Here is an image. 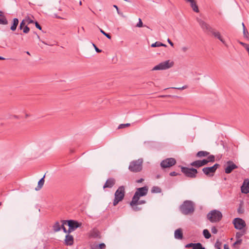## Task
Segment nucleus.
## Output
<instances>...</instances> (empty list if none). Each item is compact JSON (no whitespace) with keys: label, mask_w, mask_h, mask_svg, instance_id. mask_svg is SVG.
Wrapping results in <instances>:
<instances>
[{"label":"nucleus","mask_w":249,"mask_h":249,"mask_svg":"<svg viewBox=\"0 0 249 249\" xmlns=\"http://www.w3.org/2000/svg\"><path fill=\"white\" fill-rule=\"evenodd\" d=\"M179 210L184 215L192 214L195 211L194 204L190 200H185L180 206Z\"/></svg>","instance_id":"obj_1"},{"label":"nucleus","mask_w":249,"mask_h":249,"mask_svg":"<svg viewBox=\"0 0 249 249\" xmlns=\"http://www.w3.org/2000/svg\"><path fill=\"white\" fill-rule=\"evenodd\" d=\"M142 163L143 160L142 158L134 160L130 162L128 169L133 173L140 172L142 170Z\"/></svg>","instance_id":"obj_2"},{"label":"nucleus","mask_w":249,"mask_h":249,"mask_svg":"<svg viewBox=\"0 0 249 249\" xmlns=\"http://www.w3.org/2000/svg\"><path fill=\"white\" fill-rule=\"evenodd\" d=\"M148 191V188L146 186L137 188L132 198V203L135 204L141 197L146 196Z\"/></svg>","instance_id":"obj_3"},{"label":"nucleus","mask_w":249,"mask_h":249,"mask_svg":"<svg viewBox=\"0 0 249 249\" xmlns=\"http://www.w3.org/2000/svg\"><path fill=\"white\" fill-rule=\"evenodd\" d=\"M125 195V189L124 186H120L116 191L114 196L115 198L113 200V206H116L118 203L124 199Z\"/></svg>","instance_id":"obj_4"},{"label":"nucleus","mask_w":249,"mask_h":249,"mask_svg":"<svg viewBox=\"0 0 249 249\" xmlns=\"http://www.w3.org/2000/svg\"><path fill=\"white\" fill-rule=\"evenodd\" d=\"M207 218L211 222H219L222 218V214L219 211L213 210L207 214Z\"/></svg>","instance_id":"obj_5"},{"label":"nucleus","mask_w":249,"mask_h":249,"mask_svg":"<svg viewBox=\"0 0 249 249\" xmlns=\"http://www.w3.org/2000/svg\"><path fill=\"white\" fill-rule=\"evenodd\" d=\"M174 63L173 61L167 60L159 63L153 68L152 71H161L166 70L172 68L174 66Z\"/></svg>","instance_id":"obj_6"},{"label":"nucleus","mask_w":249,"mask_h":249,"mask_svg":"<svg viewBox=\"0 0 249 249\" xmlns=\"http://www.w3.org/2000/svg\"><path fill=\"white\" fill-rule=\"evenodd\" d=\"M181 171L186 177L190 178H195L197 173V170L194 168L181 166Z\"/></svg>","instance_id":"obj_7"},{"label":"nucleus","mask_w":249,"mask_h":249,"mask_svg":"<svg viewBox=\"0 0 249 249\" xmlns=\"http://www.w3.org/2000/svg\"><path fill=\"white\" fill-rule=\"evenodd\" d=\"M219 164L215 163L212 167H204L202 169L203 173L207 176L212 177L217 169L219 167Z\"/></svg>","instance_id":"obj_8"},{"label":"nucleus","mask_w":249,"mask_h":249,"mask_svg":"<svg viewBox=\"0 0 249 249\" xmlns=\"http://www.w3.org/2000/svg\"><path fill=\"white\" fill-rule=\"evenodd\" d=\"M235 229L239 230L243 229L246 226L245 221L241 218H235L232 221Z\"/></svg>","instance_id":"obj_9"},{"label":"nucleus","mask_w":249,"mask_h":249,"mask_svg":"<svg viewBox=\"0 0 249 249\" xmlns=\"http://www.w3.org/2000/svg\"><path fill=\"white\" fill-rule=\"evenodd\" d=\"M176 163V160L173 158H167L161 161L160 166L162 168H169Z\"/></svg>","instance_id":"obj_10"},{"label":"nucleus","mask_w":249,"mask_h":249,"mask_svg":"<svg viewBox=\"0 0 249 249\" xmlns=\"http://www.w3.org/2000/svg\"><path fill=\"white\" fill-rule=\"evenodd\" d=\"M63 224H68L69 227L71 228V229L75 230L77 228L81 227L82 224L78 222L77 221L74 220H63L61 221Z\"/></svg>","instance_id":"obj_11"},{"label":"nucleus","mask_w":249,"mask_h":249,"mask_svg":"<svg viewBox=\"0 0 249 249\" xmlns=\"http://www.w3.org/2000/svg\"><path fill=\"white\" fill-rule=\"evenodd\" d=\"M227 166L225 168L226 174L231 173L234 169H237L238 166L232 161L229 160L226 163Z\"/></svg>","instance_id":"obj_12"},{"label":"nucleus","mask_w":249,"mask_h":249,"mask_svg":"<svg viewBox=\"0 0 249 249\" xmlns=\"http://www.w3.org/2000/svg\"><path fill=\"white\" fill-rule=\"evenodd\" d=\"M197 21L203 30L206 32H210L212 31L213 28L203 20L197 18Z\"/></svg>","instance_id":"obj_13"},{"label":"nucleus","mask_w":249,"mask_h":249,"mask_svg":"<svg viewBox=\"0 0 249 249\" xmlns=\"http://www.w3.org/2000/svg\"><path fill=\"white\" fill-rule=\"evenodd\" d=\"M197 21L203 30L206 32H210L212 31L213 28L203 20L197 18Z\"/></svg>","instance_id":"obj_14"},{"label":"nucleus","mask_w":249,"mask_h":249,"mask_svg":"<svg viewBox=\"0 0 249 249\" xmlns=\"http://www.w3.org/2000/svg\"><path fill=\"white\" fill-rule=\"evenodd\" d=\"M241 191L242 193L246 194L249 193V179L247 178L244 180L241 187Z\"/></svg>","instance_id":"obj_15"},{"label":"nucleus","mask_w":249,"mask_h":249,"mask_svg":"<svg viewBox=\"0 0 249 249\" xmlns=\"http://www.w3.org/2000/svg\"><path fill=\"white\" fill-rule=\"evenodd\" d=\"M210 33L216 38L218 39L220 41L222 42L225 46H227L225 40L223 39L222 36L220 35V32L215 31L214 29H212V31Z\"/></svg>","instance_id":"obj_16"},{"label":"nucleus","mask_w":249,"mask_h":249,"mask_svg":"<svg viewBox=\"0 0 249 249\" xmlns=\"http://www.w3.org/2000/svg\"><path fill=\"white\" fill-rule=\"evenodd\" d=\"M115 184V179L113 178H110L107 179L103 186V188H111Z\"/></svg>","instance_id":"obj_17"},{"label":"nucleus","mask_w":249,"mask_h":249,"mask_svg":"<svg viewBox=\"0 0 249 249\" xmlns=\"http://www.w3.org/2000/svg\"><path fill=\"white\" fill-rule=\"evenodd\" d=\"M89 237L93 238H100L101 236L99 231L96 229H93L90 231Z\"/></svg>","instance_id":"obj_18"},{"label":"nucleus","mask_w":249,"mask_h":249,"mask_svg":"<svg viewBox=\"0 0 249 249\" xmlns=\"http://www.w3.org/2000/svg\"><path fill=\"white\" fill-rule=\"evenodd\" d=\"M74 239L71 235L67 234L66 235L65 244L67 246H71L73 244Z\"/></svg>","instance_id":"obj_19"},{"label":"nucleus","mask_w":249,"mask_h":249,"mask_svg":"<svg viewBox=\"0 0 249 249\" xmlns=\"http://www.w3.org/2000/svg\"><path fill=\"white\" fill-rule=\"evenodd\" d=\"M175 238L177 239H182L183 238V233L180 229L176 230L174 233Z\"/></svg>","instance_id":"obj_20"},{"label":"nucleus","mask_w":249,"mask_h":249,"mask_svg":"<svg viewBox=\"0 0 249 249\" xmlns=\"http://www.w3.org/2000/svg\"><path fill=\"white\" fill-rule=\"evenodd\" d=\"M18 23H19V21H18V18H14L13 19L12 24V26L10 27V29L12 31H15L17 29V27L18 24Z\"/></svg>","instance_id":"obj_21"},{"label":"nucleus","mask_w":249,"mask_h":249,"mask_svg":"<svg viewBox=\"0 0 249 249\" xmlns=\"http://www.w3.org/2000/svg\"><path fill=\"white\" fill-rule=\"evenodd\" d=\"M209 154H210V153L207 151H198L196 153V156L197 158L205 157H207V156H208L209 155Z\"/></svg>","instance_id":"obj_22"},{"label":"nucleus","mask_w":249,"mask_h":249,"mask_svg":"<svg viewBox=\"0 0 249 249\" xmlns=\"http://www.w3.org/2000/svg\"><path fill=\"white\" fill-rule=\"evenodd\" d=\"M190 4L193 11L196 13H198L199 11L196 1L194 0L192 2H190Z\"/></svg>","instance_id":"obj_23"},{"label":"nucleus","mask_w":249,"mask_h":249,"mask_svg":"<svg viewBox=\"0 0 249 249\" xmlns=\"http://www.w3.org/2000/svg\"><path fill=\"white\" fill-rule=\"evenodd\" d=\"M8 24V20H7L5 16L2 14H0V24L7 25Z\"/></svg>","instance_id":"obj_24"},{"label":"nucleus","mask_w":249,"mask_h":249,"mask_svg":"<svg viewBox=\"0 0 249 249\" xmlns=\"http://www.w3.org/2000/svg\"><path fill=\"white\" fill-rule=\"evenodd\" d=\"M45 175H44L43 178H42L38 181V185L37 187L36 188V190H40L43 186L44 183V178H45Z\"/></svg>","instance_id":"obj_25"},{"label":"nucleus","mask_w":249,"mask_h":249,"mask_svg":"<svg viewBox=\"0 0 249 249\" xmlns=\"http://www.w3.org/2000/svg\"><path fill=\"white\" fill-rule=\"evenodd\" d=\"M53 230L54 232L59 231L61 230V225L59 222H56L53 226Z\"/></svg>","instance_id":"obj_26"},{"label":"nucleus","mask_w":249,"mask_h":249,"mask_svg":"<svg viewBox=\"0 0 249 249\" xmlns=\"http://www.w3.org/2000/svg\"><path fill=\"white\" fill-rule=\"evenodd\" d=\"M190 165L194 166L196 168H199L202 166L201 164L200 160H197L191 162L190 163Z\"/></svg>","instance_id":"obj_27"},{"label":"nucleus","mask_w":249,"mask_h":249,"mask_svg":"<svg viewBox=\"0 0 249 249\" xmlns=\"http://www.w3.org/2000/svg\"><path fill=\"white\" fill-rule=\"evenodd\" d=\"M145 203H146V201L144 200H140V199H138L137 202H136L135 204H133L132 203V200H131V202H130V205L131 206H133L134 205H138L143 204H145Z\"/></svg>","instance_id":"obj_28"},{"label":"nucleus","mask_w":249,"mask_h":249,"mask_svg":"<svg viewBox=\"0 0 249 249\" xmlns=\"http://www.w3.org/2000/svg\"><path fill=\"white\" fill-rule=\"evenodd\" d=\"M203 234L206 239H209L211 237V234L207 229L203 230Z\"/></svg>","instance_id":"obj_29"},{"label":"nucleus","mask_w":249,"mask_h":249,"mask_svg":"<svg viewBox=\"0 0 249 249\" xmlns=\"http://www.w3.org/2000/svg\"><path fill=\"white\" fill-rule=\"evenodd\" d=\"M152 193H159L161 192V189L158 186H153L151 190Z\"/></svg>","instance_id":"obj_30"},{"label":"nucleus","mask_w":249,"mask_h":249,"mask_svg":"<svg viewBox=\"0 0 249 249\" xmlns=\"http://www.w3.org/2000/svg\"><path fill=\"white\" fill-rule=\"evenodd\" d=\"M160 46H164L166 47V45L165 44H164L160 42H156L154 43H153L151 45L152 47H160Z\"/></svg>","instance_id":"obj_31"},{"label":"nucleus","mask_w":249,"mask_h":249,"mask_svg":"<svg viewBox=\"0 0 249 249\" xmlns=\"http://www.w3.org/2000/svg\"><path fill=\"white\" fill-rule=\"evenodd\" d=\"M193 249H205V248L202 246L201 243H195Z\"/></svg>","instance_id":"obj_32"},{"label":"nucleus","mask_w":249,"mask_h":249,"mask_svg":"<svg viewBox=\"0 0 249 249\" xmlns=\"http://www.w3.org/2000/svg\"><path fill=\"white\" fill-rule=\"evenodd\" d=\"M207 160L208 161V162H213L215 161V157L213 155H209L208 157Z\"/></svg>","instance_id":"obj_33"},{"label":"nucleus","mask_w":249,"mask_h":249,"mask_svg":"<svg viewBox=\"0 0 249 249\" xmlns=\"http://www.w3.org/2000/svg\"><path fill=\"white\" fill-rule=\"evenodd\" d=\"M243 34L244 37L246 38L248 40H249V33L246 29L245 27H244V29L243 30Z\"/></svg>","instance_id":"obj_34"},{"label":"nucleus","mask_w":249,"mask_h":249,"mask_svg":"<svg viewBox=\"0 0 249 249\" xmlns=\"http://www.w3.org/2000/svg\"><path fill=\"white\" fill-rule=\"evenodd\" d=\"M222 243L219 240H217L214 245V247L216 249H221Z\"/></svg>","instance_id":"obj_35"},{"label":"nucleus","mask_w":249,"mask_h":249,"mask_svg":"<svg viewBox=\"0 0 249 249\" xmlns=\"http://www.w3.org/2000/svg\"><path fill=\"white\" fill-rule=\"evenodd\" d=\"M245 233V231H241V232H237L236 233V238L237 239H239L241 238L244 234Z\"/></svg>","instance_id":"obj_36"},{"label":"nucleus","mask_w":249,"mask_h":249,"mask_svg":"<svg viewBox=\"0 0 249 249\" xmlns=\"http://www.w3.org/2000/svg\"><path fill=\"white\" fill-rule=\"evenodd\" d=\"M130 125V124L129 123H127V124H120L118 127V129H122V128H124L125 127H128Z\"/></svg>","instance_id":"obj_37"},{"label":"nucleus","mask_w":249,"mask_h":249,"mask_svg":"<svg viewBox=\"0 0 249 249\" xmlns=\"http://www.w3.org/2000/svg\"><path fill=\"white\" fill-rule=\"evenodd\" d=\"M100 31L101 33H102L104 35H105L107 37L108 39L111 38V36L109 35L108 34L106 33L104 31H103L102 29H100Z\"/></svg>","instance_id":"obj_38"},{"label":"nucleus","mask_w":249,"mask_h":249,"mask_svg":"<svg viewBox=\"0 0 249 249\" xmlns=\"http://www.w3.org/2000/svg\"><path fill=\"white\" fill-rule=\"evenodd\" d=\"M22 30H23V32L25 34H27L30 31V28L27 26L24 27Z\"/></svg>","instance_id":"obj_39"},{"label":"nucleus","mask_w":249,"mask_h":249,"mask_svg":"<svg viewBox=\"0 0 249 249\" xmlns=\"http://www.w3.org/2000/svg\"><path fill=\"white\" fill-rule=\"evenodd\" d=\"M25 19H23L22 20V21L20 22L19 25V29L22 30L24 27L25 26Z\"/></svg>","instance_id":"obj_40"},{"label":"nucleus","mask_w":249,"mask_h":249,"mask_svg":"<svg viewBox=\"0 0 249 249\" xmlns=\"http://www.w3.org/2000/svg\"><path fill=\"white\" fill-rule=\"evenodd\" d=\"M200 162L202 166L206 165L208 163V161L207 160V159L200 160Z\"/></svg>","instance_id":"obj_41"},{"label":"nucleus","mask_w":249,"mask_h":249,"mask_svg":"<svg viewBox=\"0 0 249 249\" xmlns=\"http://www.w3.org/2000/svg\"><path fill=\"white\" fill-rule=\"evenodd\" d=\"M143 26V23L141 18L139 19V22L136 25L137 27H142Z\"/></svg>","instance_id":"obj_42"},{"label":"nucleus","mask_w":249,"mask_h":249,"mask_svg":"<svg viewBox=\"0 0 249 249\" xmlns=\"http://www.w3.org/2000/svg\"><path fill=\"white\" fill-rule=\"evenodd\" d=\"M106 247V245L104 243H101L98 245L99 249H105Z\"/></svg>","instance_id":"obj_43"},{"label":"nucleus","mask_w":249,"mask_h":249,"mask_svg":"<svg viewBox=\"0 0 249 249\" xmlns=\"http://www.w3.org/2000/svg\"><path fill=\"white\" fill-rule=\"evenodd\" d=\"M25 20L28 24L34 23V20L31 19L29 17L26 18Z\"/></svg>","instance_id":"obj_44"},{"label":"nucleus","mask_w":249,"mask_h":249,"mask_svg":"<svg viewBox=\"0 0 249 249\" xmlns=\"http://www.w3.org/2000/svg\"><path fill=\"white\" fill-rule=\"evenodd\" d=\"M211 231L213 234H216L217 232V230L215 227H212L211 228Z\"/></svg>","instance_id":"obj_45"},{"label":"nucleus","mask_w":249,"mask_h":249,"mask_svg":"<svg viewBox=\"0 0 249 249\" xmlns=\"http://www.w3.org/2000/svg\"><path fill=\"white\" fill-rule=\"evenodd\" d=\"M187 88V86H184L182 87H180V88H175V87H172V88H171V89H179V90H182V89H185Z\"/></svg>","instance_id":"obj_46"},{"label":"nucleus","mask_w":249,"mask_h":249,"mask_svg":"<svg viewBox=\"0 0 249 249\" xmlns=\"http://www.w3.org/2000/svg\"><path fill=\"white\" fill-rule=\"evenodd\" d=\"M133 210L135 211H138L140 210L141 209L137 207V205H134L133 206H131Z\"/></svg>","instance_id":"obj_47"},{"label":"nucleus","mask_w":249,"mask_h":249,"mask_svg":"<svg viewBox=\"0 0 249 249\" xmlns=\"http://www.w3.org/2000/svg\"><path fill=\"white\" fill-rule=\"evenodd\" d=\"M194 245H195V243H189V244H187L185 246V247L186 248H191V247H192L193 248L194 247Z\"/></svg>","instance_id":"obj_48"},{"label":"nucleus","mask_w":249,"mask_h":249,"mask_svg":"<svg viewBox=\"0 0 249 249\" xmlns=\"http://www.w3.org/2000/svg\"><path fill=\"white\" fill-rule=\"evenodd\" d=\"M62 223V225H61V229H62L65 233H67V230H66V228L64 227V225L65 224H63V223Z\"/></svg>","instance_id":"obj_49"},{"label":"nucleus","mask_w":249,"mask_h":249,"mask_svg":"<svg viewBox=\"0 0 249 249\" xmlns=\"http://www.w3.org/2000/svg\"><path fill=\"white\" fill-rule=\"evenodd\" d=\"M35 26H36V27L37 29H39V30H41V26L38 24V23L37 21H36V22H35Z\"/></svg>","instance_id":"obj_50"},{"label":"nucleus","mask_w":249,"mask_h":249,"mask_svg":"<svg viewBox=\"0 0 249 249\" xmlns=\"http://www.w3.org/2000/svg\"><path fill=\"white\" fill-rule=\"evenodd\" d=\"M178 175V174L177 173H176V172H172L170 173V176H176Z\"/></svg>","instance_id":"obj_51"},{"label":"nucleus","mask_w":249,"mask_h":249,"mask_svg":"<svg viewBox=\"0 0 249 249\" xmlns=\"http://www.w3.org/2000/svg\"><path fill=\"white\" fill-rule=\"evenodd\" d=\"M91 249H99L98 245H93L91 246Z\"/></svg>","instance_id":"obj_52"},{"label":"nucleus","mask_w":249,"mask_h":249,"mask_svg":"<svg viewBox=\"0 0 249 249\" xmlns=\"http://www.w3.org/2000/svg\"><path fill=\"white\" fill-rule=\"evenodd\" d=\"M74 231V230H73V229H71V228L69 227L68 230H67V233H68V234H69L72 231Z\"/></svg>","instance_id":"obj_53"},{"label":"nucleus","mask_w":249,"mask_h":249,"mask_svg":"<svg viewBox=\"0 0 249 249\" xmlns=\"http://www.w3.org/2000/svg\"><path fill=\"white\" fill-rule=\"evenodd\" d=\"M167 41H168V42L170 44V45L171 46H173L174 44H173V43L171 41V40L170 39L168 38V40H167Z\"/></svg>","instance_id":"obj_54"},{"label":"nucleus","mask_w":249,"mask_h":249,"mask_svg":"<svg viewBox=\"0 0 249 249\" xmlns=\"http://www.w3.org/2000/svg\"><path fill=\"white\" fill-rule=\"evenodd\" d=\"M242 239H238L237 240L236 242L235 243V244H241V242H242Z\"/></svg>","instance_id":"obj_55"},{"label":"nucleus","mask_w":249,"mask_h":249,"mask_svg":"<svg viewBox=\"0 0 249 249\" xmlns=\"http://www.w3.org/2000/svg\"><path fill=\"white\" fill-rule=\"evenodd\" d=\"M143 180H144V179L142 178H140V179H138V180H136V182H137V183H141Z\"/></svg>","instance_id":"obj_56"},{"label":"nucleus","mask_w":249,"mask_h":249,"mask_svg":"<svg viewBox=\"0 0 249 249\" xmlns=\"http://www.w3.org/2000/svg\"><path fill=\"white\" fill-rule=\"evenodd\" d=\"M95 50L97 53H101L102 52V51L98 49L97 47H95Z\"/></svg>","instance_id":"obj_57"},{"label":"nucleus","mask_w":249,"mask_h":249,"mask_svg":"<svg viewBox=\"0 0 249 249\" xmlns=\"http://www.w3.org/2000/svg\"><path fill=\"white\" fill-rule=\"evenodd\" d=\"M224 249H230L229 246L227 244H225L224 246Z\"/></svg>","instance_id":"obj_58"},{"label":"nucleus","mask_w":249,"mask_h":249,"mask_svg":"<svg viewBox=\"0 0 249 249\" xmlns=\"http://www.w3.org/2000/svg\"><path fill=\"white\" fill-rule=\"evenodd\" d=\"M239 43L240 44H241V45H242L243 47H244L245 45L246 44L245 43H244L243 42H241V41H238Z\"/></svg>","instance_id":"obj_59"},{"label":"nucleus","mask_w":249,"mask_h":249,"mask_svg":"<svg viewBox=\"0 0 249 249\" xmlns=\"http://www.w3.org/2000/svg\"><path fill=\"white\" fill-rule=\"evenodd\" d=\"M113 6L115 8V9H116V10H117V11L118 12V13L119 14V9H118V6L117 5H114Z\"/></svg>","instance_id":"obj_60"},{"label":"nucleus","mask_w":249,"mask_h":249,"mask_svg":"<svg viewBox=\"0 0 249 249\" xmlns=\"http://www.w3.org/2000/svg\"><path fill=\"white\" fill-rule=\"evenodd\" d=\"M238 213H243V211L240 209V208H239L238 209Z\"/></svg>","instance_id":"obj_61"},{"label":"nucleus","mask_w":249,"mask_h":249,"mask_svg":"<svg viewBox=\"0 0 249 249\" xmlns=\"http://www.w3.org/2000/svg\"><path fill=\"white\" fill-rule=\"evenodd\" d=\"M246 50L247 49V48H248V47H249V44H246L244 47Z\"/></svg>","instance_id":"obj_62"},{"label":"nucleus","mask_w":249,"mask_h":249,"mask_svg":"<svg viewBox=\"0 0 249 249\" xmlns=\"http://www.w3.org/2000/svg\"><path fill=\"white\" fill-rule=\"evenodd\" d=\"M182 50L183 52H186V50H187V48L186 47H183L182 48Z\"/></svg>","instance_id":"obj_63"},{"label":"nucleus","mask_w":249,"mask_h":249,"mask_svg":"<svg viewBox=\"0 0 249 249\" xmlns=\"http://www.w3.org/2000/svg\"><path fill=\"white\" fill-rule=\"evenodd\" d=\"M246 50L247 51L248 54L249 55V47L248 48H247Z\"/></svg>","instance_id":"obj_64"}]
</instances>
